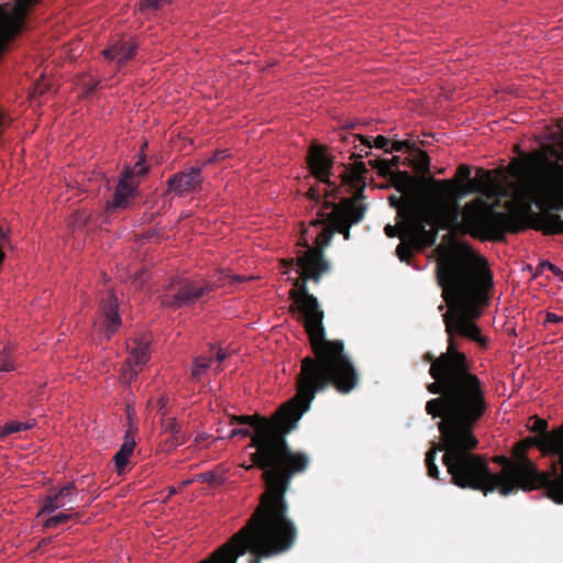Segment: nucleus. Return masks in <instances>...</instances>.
Returning a JSON list of instances; mask_svg holds the SVG:
<instances>
[{
	"mask_svg": "<svg viewBox=\"0 0 563 563\" xmlns=\"http://www.w3.org/2000/svg\"><path fill=\"white\" fill-rule=\"evenodd\" d=\"M431 153L424 151V249L435 244L439 230L446 231L433 250V256L437 279L449 306V311L443 314L449 343H454L453 336L460 335L485 347L487 339L474 319L481 317L482 307L489 301L493 274L486 260L459 235L503 242L507 232H522L528 224L522 214L496 211L482 198H475L464 207L451 201L440 202L431 209L430 195L434 192L440 198L446 197L452 187L451 181L433 178V174H442L444 168L432 167Z\"/></svg>",
	"mask_w": 563,
	"mask_h": 563,
	"instance_id": "nucleus-1",
	"label": "nucleus"
},
{
	"mask_svg": "<svg viewBox=\"0 0 563 563\" xmlns=\"http://www.w3.org/2000/svg\"><path fill=\"white\" fill-rule=\"evenodd\" d=\"M424 362L430 363L429 374L433 378L427 389L439 395L427 402L426 410L442 419V461L451 483L486 496L500 485V476L494 475L482 455L473 453L478 445L473 429L488 408L483 384L471 373L466 355L452 341L439 356L424 353Z\"/></svg>",
	"mask_w": 563,
	"mask_h": 563,
	"instance_id": "nucleus-2",
	"label": "nucleus"
},
{
	"mask_svg": "<svg viewBox=\"0 0 563 563\" xmlns=\"http://www.w3.org/2000/svg\"><path fill=\"white\" fill-rule=\"evenodd\" d=\"M310 255L311 252L303 258L295 256L280 260L283 274L287 275L294 268L298 274L296 278L288 277L294 287L289 291V297L294 300L291 311L300 313L313 352V356L301 360L297 377L320 391L332 386L340 394H349L358 385V372L345 353L344 343L325 338L324 312L307 286L309 280L319 284L322 276L330 272L331 265Z\"/></svg>",
	"mask_w": 563,
	"mask_h": 563,
	"instance_id": "nucleus-3",
	"label": "nucleus"
},
{
	"mask_svg": "<svg viewBox=\"0 0 563 563\" xmlns=\"http://www.w3.org/2000/svg\"><path fill=\"white\" fill-rule=\"evenodd\" d=\"M318 393L319 389L296 377V395L271 418L257 413L231 416V424H245L253 429L252 441L247 445L255 450L250 454V467L262 471L265 489L290 488L292 478L308 470L310 456L292 450L287 437L297 429Z\"/></svg>",
	"mask_w": 563,
	"mask_h": 563,
	"instance_id": "nucleus-4",
	"label": "nucleus"
},
{
	"mask_svg": "<svg viewBox=\"0 0 563 563\" xmlns=\"http://www.w3.org/2000/svg\"><path fill=\"white\" fill-rule=\"evenodd\" d=\"M288 489H264L246 525L197 563H238L247 553V563H262L291 550L298 529L289 517Z\"/></svg>",
	"mask_w": 563,
	"mask_h": 563,
	"instance_id": "nucleus-5",
	"label": "nucleus"
},
{
	"mask_svg": "<svg viewBox=\"0 0 563 563\" xmlns=\"http://www.w3.org/2000/svg\"><path fill=\"white\" fill-rule=\"evenodd\" d=\"M514 465L509 471L523 479L526 490L544 489L556 504H563V426L544 437H527L512 452Z\"/></svg>",
	"mask_w": 563,
	"mask_h": 563,
	"instance_id": "nucleus-6",
	"label": "nucleus"
},
{
	"mask_svg": "<svg viewBox=\"0 0 563 563\" xmlns=\"http://www.w3.org/2000/svg\"><path fill=\"white\" fill-rule=\"evenodd\" d=\"M396 190L400 194L388 197L389 205L396 210V223L386 224L384 232L388 238H399L395 254L401 263L413 266L412 258L422 253V177H412L407 172L396 178Z\"/></svg>",
	"mask_w": 563,
	"mask_h": 563,
	"instance_id": "nucleus-7",
	"label": "nucleus"
},
{
	"mask_svg": "<svg viewBox=\"0 0 563 563\" xmlns=\"http://www.w3.org/2000/svg\"><path fill=\"white\" fill-rule=\"evenodd\" d=\"M538 206L540 213H533L527 192L518 198V209L510 213L525 217L528 228L541 231L545 235L563 234V219L558 211H563V164L545 159L537 179Z\"/></svg>",
	"mask_w": 563,
	"mask_h": 563,
	"instance_id": "nucleus-8",
	"label": "nucleus"
},
{
	"mask_svg": "<svg viewBox=\"0 0 563 563\" xmlns=\"http://www.w3.org/2000/svg\"><path fill=\"white\" fill-rule=\"evenodd\" d=\"M364 199L365 195L360 189L352 197L344 198L338 203L324 200L317 212L318 218L311 221L313 227L324 225L314 239V246L309 245L308 230H303L297 244L305 250H299L296 256L303 258L311 252L310 256L329 262L323 254L325 247L331 243L335 232L342 234L344 240H350L351 227L360 223L367 210V205L362 202Z\"/></svg>",
	"mask_w": 563,
	"mask_h": 563,
	"instance_id": "nucleus-9",
	"label": "nucleus"
},
{
	"mask_svg": "<svg viewBox=\"0 0 563 563\" xmlns=\"http://www.w3.org/2000/svg\"><path fill=\"white\" fill-rule=\"evenodd\" d=\"M236 283L245 280V277L239 275H221L216 282H206L199 284L192 280H178L170 283L166 291L161 296V303L164 307L178 309L190 306L198 299L209 296L217 288L224 286L227 283Z\"/></svg>",
	"mask_w": 563,
	"mask_h": 563,
	"instance_id": "nucleus-10",
	"label": "nucleus"
},
{
	"mask_svg": "<svg viewBox=\"0 0 563 563\" xmlns=\"http://www.w3.org/2000/svg\"><path fill=\"white\" fill-rule=\"evenodd\" d=\"M37 0H0V55L21 31L25 16Z\"/></svg>",
	"mask_w": 563,
	"mask_h": 563,
	"instance_id": "nucleus-11",
	"label": "nucleus"
},
{
	"mask_svg": "<svg viewBox=\"0 0 563 563\" xmlns=\"http://www.w3.org/2000/svg\"><path fill=\"white\" fill-rule=\"evenodd\" d=\"M401 152L408 153V156L402 162L400 155H394L390 159L376 158L369 161V165L376 168L379 175L391 177L395 187L397 175L400 173L407 172L412 177L419 174L422 175V151L416 147L415 144H411L410 151L405 148Z\"/></svg>",
	"mask_w": 563,
	"mask_h": 563,
	"instance_id": "nucleus-12",
	"label": "nucleus"
},
{
	"mask_svg": "<svg viewBox=\"0 0 563 563\" xmlns=\"http://www.w3.org/2000/svg\"><path fill=\"white\" fill-rule=\"evenodd\" d=\"M450 181L452 183V187L451 192L448 196L452 194L453 187L455 186L453 180ZM456 191L461 196L467 194H479L484 201L485 199L483 197L487 199H498L508 196V190L501 185V183L493 176L490 170L484 169L483 167L476 169V176L468 179V183L457 184ZM486 202L488 203L487 200ZM489 205H493L494 208H496V205L490 202ZM495 210L498 211L497 209Z\"/></svg>",
	"mask_w": 563,
	"mask_h": 563,
	"instance_id": "nucleus-13",
	"label": "nucleus"
},
{
	"mask_svg": "<svg viewBox=\"0 0 563 563\" xmlns=\"http://www.w3.org/2000/svg\"><path fill=\"white\" fill-rule=\"evenodd\" d=\"M150 339H134L128 344L130 356L122 366V377L126 382L134 379L143 365L150 358Z\"/></svg>",
	"mask_w": 563,
	"mask_h": 563,
	"instance_id": "nucleus-14",
	"label": "nucleus"
},
{
	"mask_svg": "<svg viewBox=\"0 0 563 563\" xmlns=\"http://www.w3.org/2000/svg\"><path fill=\"white\" fill-rule=\"evenodd\" d=\"M203 181L201 168L192 166L186 170L174 174L167 180V191L177 196H184L197 191Z\"/></svg>",
	"mask_w": 563,
	"mask_h": 563,
	"instance_id": "nucleus-15",
	"label": "nucleus"
},
{
	"mask_svg": "<svg viewBox=\"0 0 563 563\" xmlns=\"http://www.w3.org/2000/svg\"><path fill=\"white\" fill-rule=\"evenodd\" d=\"M308 165L312 175L321 183L336 189L335 184L331 181L330 176L333 167V161L325 154L323 146L313 145L308 155Z\"/></svg>",
	"mask_w": 563,
	"mask_h": 563,
	"instance_id": "nucleus-16",
	"label": "nucleus"
},
{
	"mask_svg": "<svg viewBox=\"0 0 563 563\" xmlns=\"http://www.w3.org/2000/svg\"><path fill=\"white\" fill-rule=\"evenodd\" d=\"M495 462L503 465V470L499 472V473H494V475H498L500 476V481H498V483H500V485L497 486L496 490H498L500 493V495L503 496H508L510 495L511 493H515L517 492L518 489H522V490H526L525 488V481L519 478V476L517 477L512 471L509 473H505V471L510 466V465H514L515 462H510L506 456L501 455V456H496L495 457Z\"/></svg>",
	"mask_w": 563,
	"mask_h": 563,
	"instance_id": "nucleus-17",
	"label": "nucleus"
},
{
	"mask_svg": "<svg viewBox=\"0 0 563 563\" xmlns=\"http://www.w3.org/2000/svg\"><path fill=\"white\" fill-rule=\"evenodd\" d=\"M137 43L133 37L115 41L110 47L103 51V56L109 60L123 65L135 56Z\"/></svg>",
	"mask_w": 563,
	"mask_h": 563,
	"instance_id": "nucleus-18",
	"label": "nucleus"
},
{
	"mask_svg": "<svg viewBox=\"0 0 563 563\" xmlns=\"http://www.w3.org/2000/svg\"><path fill=\"white\" fill-rule=\"evenodd\" d=\"M358 140L361 145L371 150L372 147L384 150L386 153L401 152L402 150L410 151L411 143L409 141H390L384 135L376 136L373 142L371 137L363 135H353V142Z\"/></svg>",
	"mask_w": 563,
	"mask_h": 563,
	"instance_id": "nucleus-19",
	"label": "nucleus"
},
{
	"mask_svg": "<svg viewBox=\"0 0 563 563\" xmlns=\"http://www.w3.org/2000/svg\"><path fill=\"white\" fill-rule=\"evenodd\" d=\"M101 309L106 317V335L109 339L120 327L121 318L118 313L117 298L113 292H109L101 301Z\"/></svg>",
	"mask_w": 563,
	"mask_h": 563,
	"instance_id": "nucleus-20",
	"label": "nucleus"
},
{
	"mask_svg": "<svg viewBox=\"0 0 563 563\" xmlns=\"http://www.w3.org/2000/svg\"><path fill=\"white\" fill-rule=\"evenodd\" d=\"M75 490V485L70 483L63 486L57 493L48 495L44 500L41 512L51 514L58 508L65 507L73 501V494Z\"/></svg>",
	"mask_w": 563,
	"mask_h": 563,
	"instance_id": "nucleus-21",
	"label": "nucleus"
},
{
	"mask_svg": "<svg viewBox=\"0 0 563 563\" xmlns=\"http://www.w3.org/2000/svg\"><path fill=\"white\" fill-rule=\"evenodd\" d=\"M137 184L128 183V176H121L113 199L108 203V210L113 211L126 207L128 199L133 195Z\"/></svg>",
	"mask_w": 563,
	"mask_h": 563,
	"instance_id": "nucleus-22",
	"label": "nucleus"
},
{
	"mask_svg": "<svg viewBox=\"0 0 563 563\" xmlns=\"http://www.w3.org/2000/svg\"><path fill=\"white\" fill-rule=\"evenodd\" d=\"M367 168L364 162L355 161L350 168L343 173L342 181L352 187H357V190L364 191L366 181Z\"/></svg>",
	"mask_w": 563,
	"mask_h": 563,
	"instance_id": "nucleus-23",
	"label": "nucleus"
},
{
	"mask_svg": "<svg viewBox=\"0 0 563 563\" xmlns=\"http://www.w3.org/2000/svg\"><path fill=\"white\" fill-rule=\"evenodd\" d=\"M163 427L166 433L170 434V445L179 446L186 443L189 439V434L183 431L181 426L176 421L175 418H167L163 422Z\"/></svg>",
	"mask_w": 563,
	"mask_h": 563,
	"instance_id": "nucleus-24",
	"label": "nucleus"
},
{
	"mask_svg": "<svg viewBox=\"0 0 563 563\" xmlns=\"http://www.w3.org/2000/svg\"><path fill=\"white\" fill-rule=\"evenodd\" d=\"M211 360L198 356L194 360V366L191 369V380L198 382L201 379L205 372L210 367Z\"/></svg>",
	"mask_w": 563,
	"mask_h": 563,
	"instance_id": "nucleus-25",
	"label": "nucleus"
},
{
	"mask_svg": "<svg viewBox=\"0 0 563 563\" xmlns=\"http://www.w3.org/2000/svg\"><path fill=\"white\" fill-rule=\"evenodd\" d=\"M147 173V167L144 165V158H140L133 167H125L121 176H128V183H134L135 177H141Z\"/></svg>",
	"mask_w": 563,
	"mask_h": 563,
	"instance_id": "nucleus-26",
	"label": "nucleus"
},
{
	"mask_svg": "<svg viewBox=\"0 0 563 563\" xmlns=\"http://www.w3.org/2000/svg\"><path fill=\"white\" fill-rule=\"evenodd\" d=\"M71 518H77L79 519V514L77 512H59L55 516H52L49 518H47L44 522V527L45 528H56L57 526L59 525H63V523H66L67 521H69Z\"/></svg>",
	"mask_w": 563,
	"mask_h": 563,
	"instance_id": "nucleus-27",
	"label": "nucleus"
},
{
	"mask_svg": "<svg viewBox=\"0 0 563 563\" xmlns=\"http://www.w3.org/2000/svg\"><path fill=\"white\" fill-rule=\"evenodd\" d=\"M32 427L30 423H23L18 421H9L0 429V438L3 439L9 434L27 430Z\"/></svg>",
	"mask_w": 563,
	"mask_h": 563,
	"instance_id": "nucleus-28",
	"label": "nucleus"
},
{
	"mask_svg": "<svg viewBox=\"0 0 563 563\" xmlns=\"http://www.w3.org/2000/svg\"><path fill=\"white\" fill-rule=\"evenodd\" d=\"M135 431L133 429H128L124 434L123 443L120 446L119 452L123 453L124 455L131 456L134 448H135V440H134Z\"/></svg>",
	"mask_w": 563,
	"mask_h": 563,
	"instance_id": "nucleus-29",
	"label": "nucleus"
},
{
	"mask_svg": "<svg viewBox=\"0 0 563 563\" xmlns=\"http://www.w3.org/2000/svg\"><path fill=\"white\" fill-rule=\"evenodd\" d=\"M168 0H142L140 8L142 11H155L163 8Z\"/></svg>",
	"mask_w": 563,
	"mask_h": 563,
	"instance_id": "nucleus-30",
	"label": "nucleus"
},
{
	"mask_svg": "<svg viewBox=\"0 0 563 563\" xmlns=\"http://www.w3.org/2000/svg\"><path fill=\"white\" fill-rule=\"evenodd\" d=\"M424 466L428 470V475L433 478L439 477V470L438 466L433 462V454L428 452L424 456Z\"/></svg>",
	"mask_w": 563,
	"mask_h": 563,
	"instance_id": "nucleus-31",
	"label": "nucleus"
},
{
	"mask_svg": "<svg viewBox=\"0 0 563 563\" xmlns=\"http://www.w3.org/2000/svg\"><path fill=\"white\" fill-rule=\"evenodd\" d=\"M130 456L120 453L119 451L113 456L114 465L119 474L123 473L128 465Z\"/></svg>",
	"mask_w": 563,
	"mask_h": 563,
	"instance_id": "nucleus-32",
	"label": "nucleus"
},
{
	"mask_svg": "<svg viewBox=\"0 0 563 563\" xmlns=\"http://www.w3.org/2000/svg\"><path fill=\"white\" fill-rule=\"evenodd\" d=\"M531 431L539 433L538 437H544V433H550V431H548L547 420L536 418L533 426L531 427Z\"/></svg>",
	"mask_w": 563,
	"mask_h": 563,
	"instance_id": "nucleus-33",
	"label": "nucleus"
},
{
	"mask_svg": "<svg viewBox=\"0 0 563 563\" xmlns=\"http://www.w3.org/2000/svg\"><path fill=\"white\" fill-rule=\"evenodd\" d=\"M15 368L13 361L9 355L0 356V372H11Z\"/></svg>",
	"mask_w": 563,
	"mask_h": 563,
	"instance_id": "nucleus-34",
	"label": "nucleus"
},
{
	"mask_svg": "<svg viewBox=\"0 0 563 563\" xmlns=\"http://www.w3.org/2000/svg\"><path fill=\"white\" fill-rule=\"evenodd\" d=\"M457 177L460 180L468 183V179H471V168L467 165H460L457 168Z\"/></svg>",
	"mask_w": 563,
	"mask_h": 563,
	"instance_id": "nucleus-35",
	"label": "nucleus"
},
{
	"mask_svg": "<svg viewBox=\"0 0 563 563\" xmlns=\"http://www.w3.org/2000/svg\"><path fill=\"white\" fill-rule=\"evenodd\" d=\"M241 435L243 438L250 437L252 439L253 433L251 432L250 428H240V429H233L230 433V438Z\"/></svg>",
	"mask_w": 563,
	"mask_h": 563,
	"instance_id": "nucleus-36",
	"label": "nucleus"
},
{
	"mask_svg": "<svg viewBox=\"0 0 563 563\" xmlns=\"http://www.w3.org/2000/svg\"><path fill=\"white\" fill-rule=\"evenodd\" d=\"M307 197H308L310 200L314 201L316 203L321 202V195H320V194H319V191H318L316 188H313V187H311V188L308 190V192H307Z\"/></svg>",
	"mask_w": 563,
	"mask_h": 563,
	"instance_id": "nucleus-37",
	"label": "nucleus"
},
{
	"mask_svg": "<svg viewBox=\"0 0 563 563\" xmlns=\"http://www.w3.org/2000/svg\"><path fill=\"white\" fill-rule=\"evenodd\" d=\"M540 266L541 267H547L548 269H550L556 276H560V275L563 274L562 269H560L558 266L553 265L550 262H543V263H541Z\"/></svg>",
	"mask_w": 563,
	"mask_h": 563,
	"instance_id": "nucleus-38",
	"label": "nucleus"
},
{
	"mask_svg": "<svg viewBox=\"0 0 563 563\" xmlns=\"http://www.w3.org/2000/svg\"><path fill=\"white\" fill-rule=\"evenodd\" d=\"M228 156H229L228 151L227 150H221V151L216 152L213 157L210 158L209 162L210 163L219 162V161H222V159L227 158Z\"/></svg>",
	"mask_w": 563,
	"mask_h": 563,
	"instance_id": "nucleus-39",
	"label": "nucleus"
},
{
	"mask_svg": "<svg viewBox=\"0 0 563 563\" xmlns=\"http://www.w3.org/2000/svg\"><path fill=\"white\" fill-rule=\"evenodd\" d=\"M563 320V317H560L555 313H552V312H548L547 314V319H545V323L547 322H550V323H559Z\"/></svg>",
	"mask_w": 563,
	"mask_h": 563,
	"instance_id": "nucleus-40",
	"label": "nucleus"
},
{
	"mask_svg": "<svg viewBox=\"0 0 563 563\" xmlns=\"http://www.w3.org/2000/svg\"><path fill=\"white\" fill-rule=\"evenodd\" d=\"M99 82L98 81H89L86 84V92L91 93L98 88Z\"/></svg>",
	"mask_w": 563,
	"mask_h": 563,
	"instance_id": "nucleus-41",
	"label": "nucleus"
},
{
	"mask_svg": "<svg viewBox=\"0 0 563 563\" xmlns=\"http://www.w3.org/2000/svg\"><path fill=\"white\" fill-rule=\"evenodd\" d=\"M228 357V354L224 350L219 349L216 355L218 362H223Z\"/></svg>",
	"mask_w": 563,
	"mask_h": 563,
	"instance_id": "nucleus-42",
	"label": "nucleus"
},
{
	"mask_svg": "<svg viewBox=\"0 0 563 563\" xmlns=\"http://www.w3.org/2000/svg\"><path fill=\"white\" fill-rule=\"evenodd\" d=\"M177 493V489L173 486L168 487V495H167V498H170L172 496H174L175 494Z\"/></svg>",
	"mask_w": 563,
	"mask_h": 563,
	"instance_id": "nucleus-43",
	"label": "nucleus"
},
{
	"mask_svg": "<svg viewBox=\"0 0 563 563\" xmlns=\"http://www.w3.org/2000/svg\"><path fill=\"white\" fill-rule=\"evenodd\" d=\"M251 465H252V463L250 465L243 464L242 467H244L246 471H251L254 468V467H250ZM256 468L260 470L258 467H256Z\"/></svg>",
	"mask_w": 563,
	"mask_h": 563,
	"instance_id": "nucleus-44",
	"label": "nucleus"
},
{
	"mask_svg": "<svg viewBox=\"0 0 563 563\" xmlns=\"http://www.w3.org/2000/svg\"><path fill=\"white\" fill-rule=\"evenodd\" d=\"M353 156H357L358 158H363V156H364V155H363V154H361V153H357V154H356V153H354V154H353Z\"/></svg>",
	"mask_w": 563,
	"mask_h": 563,
	"instance_id": "nucleus-45",
	"label": "nucleus"
},
{
	"mask_svg": "<svg viewBox=\"0 0 563 563\" xmlns=\"http://www.w3.org/2000/svg\"><path fill=\"white\" fill-rule=\"evenodd\" d=\"M559 128H560V131H561V133H562V137H563V120H562V123L560 124V126H559Z\"/></svg>",
	"mask_w": 563,
	"mask_h": 563,
	"instance_id": "nucleus-46",
	"label": "nucleus"
},
{
	"mask_svg": "<svg viewBox=\"0 0 563 563\" xmlns=\"http://www.w3.org/2000/svg\"><path fill=\"white\" fill-rule=\"evenodd\" d=\"M369 154H371V152H369V151H366V152H365V156H368Z\"/></svg>",
	"mask_w": 563,
	"mask_h": 563,
	"instance_id": "nucleus-47",
	"label": "nucleus"
}]
</instances>
